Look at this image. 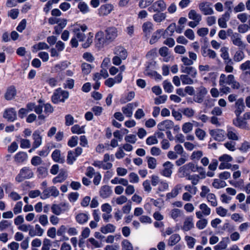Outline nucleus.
<instances>
[{
    "label": "nucleus",
    "mask_w": 250,
    "mask_h": 250,
    "mask_svg": "<svg viewBox=\"0 0 250 250\" xmlns=\"http://www.w3.org/2000/svg\"><path fill=\"white\" fill-rule=\"evenodd\" d=\"M99 192L102 198H106L111 195L112 191L109 186L105 185L101 187Z\"/></svg>",
    "instance_id": "393cba45"
},
{
    "label": "nucleus",
    "mask_w": 250,
    "mask_h": 250,
    "mask_svg": "<svg viewBox=\"0 0 250 250\" xmlns=\"http://www.w3.org/2000/svg\"><path fill=\"white\" fill-rule=\"evenodd\" d=\"M166 8V2L163 0H158L153 2L148 8V11L151 13L164 12Z\"/></svg>",
    "instance_id": "20e7f679"
},
{
    "label": "nucleus",
    "mask_w": 250,
    "mask_h": 250,
    "mask_svg": "<svg viewBox=\"0 0 250 250\" xmlns=\"http://www.w3.org/2000/svg\"><path fill=\"white\" fill-rule=\"evenodd\" d=\"M209 133L214 140L217 141L224 140L226 134L224 130L218 128L209 130Z\"/></svg>",
    "instance_id": "1a4fd4ad"
},
{
    "label": "nucleus",
    "mask_w": 250,
    "mask_h": 250,
    "mask_svg": "<svg viewBox=\"0 0 250 250\" xmlns=\"http://www.w3.org/2000/svg\"><path fill=\"white\" fill-rule=\"evenodd\" d=\"M128 180L125 178L116 177L111 180V183L113 185L120 184L124 186H127Z\"/></svg>",
    "instance_id": "a18cd8bd"
},
{
    "label": "nucleus",
    "mask_w": 250,
    "mask_h": 250,
    "mask_svg": "<svg viewBox=\"0 0 250 250\" xmlns=\"http://www.w3.org/2000/svg\"><path fill=\"white\" fill-rule=\"evenodd\" d=\"M166 17V13L163 12H157L153 15V19L156 22H161L164 21Z\"/></svg>",
    "instance_id": "58836bf2"
},
{
    "label": "nucleus",
    "mask_w": 250,
    "mask_h": 250,
    "mask_svg": "<svg viewBox=\"0 0 250 250\" xmlns=\"http://www.w3.org/2000/svg\"><path fill=\"white\" fill-rule=\"evenodd\" d=\"M227 135L229 139L233 141H239L240 136L236 130L233 127L227 126Z\"/></svg>",
    "instance_id": "f3484780"
},
{
    "label": "nucleus",
    "mask_w": 250,
    "mask_h": 250,
    "mask_svg": "<svg viewBox=\"0 0 250 250\" xmlns=\"http://www.w3.org/2000/svg\"><path fill=\"white\" fill-rule=\"evenodd\" d=\"M169 185L165 180H161L158 185L157 192H165L168 189Z\"/></svg>",
    "instance_id": "de8ad7c7"
},
{
    "label": "nucleus",
    "mask_w": 250,
    "mask_h": 250,
    "mask_svg": "<svg viewBox=\"0 0 250 250\" xmlns=\"http://www.w3.org/2000/svg\"><path fill=\"white\" fill-rule=\"evenodd\" d=\"M142 29L146 36H149L153 30V24L150 21L145 22L142 25Z\"/></svg>",
    "instance_id": "a878e982"
},
{
    "label": "nucleus",
    "mask_w": 250,
    "mask_h": 250,
    "mask_svg": "<svg viewBox=\"0 0 250 250\" xmlns=\"http://www.w3.org/2000/svg\"><path fill=\"white\" fill-rule=\"evenodd\" d=\"M17 95V90L16 87L11 85L8 86L4 94V98L7 101H11L15 98Z\"/></svg>",
    "instance_id": "4468645a"
},
{
    "label": "nucleus",
    "mask_w": 250,
    "mask_h": 250,
    "mask_svg": "<svg viewBox=\"0 0 250 250\" xmlns=\"http://www.w3.org/2000/svg\"><path fill=\"white\" fill-rule=\"evenodd\" d=\"M163 30L161 29L157 30L156 32H155L152 35L149 41L150 43L152 44L157 42L161 37V35L163 34Z\"/></svg>",
    "instance_id": "c03bdc74"
},
{
    "label": "nucleus",
    "mask_w": 250,
    "mask_h": 250,
    "mask_svg": "<svg viewBox=\"0 0 250 250\" xmlns=\"http://www.w3.org/2000/svg\"><path fill=\"white\" fill-rule=\"evenodd\" d=\"M93 34L91 32L87 34L79 33V42H82V46L84 48L90 46L93 42Z\"/></svg>",
    "instance_id": "423d86ee"
},
{
    "label": "nucleus",
    "mask_w": 250,
    "mask_h": 250,
    "mask_svg": "<svg viewBox=\"0 0 250 250\" xmlns=\"http://www.w3.org/2000/svg\"><path fill=\"white\" fill-rule=\"evenodd\" d=\"M195 134L198 139L201 141L204 140L206 136V132L199 128H198L195 130Z\"/></svg>",
    "instance_id": "052dcab7"
},
{
    "label": "nucleus",
    "mask_w": 250,
    "mask_h": 250,
    "mask_svg": "<svg viewBox=\"0 0 250 250\" xmlns=\"http://www.w3.org/2000/svg\"><path fill=\"white\" fill-rule=\"evenodd\" d=\"M108 40L106 39V36L102 31H98L95 35V46L98 49L104 47L105 44L109 43Z\"/></svg>",
    "instance_id": "39448f33"
},
{
    "label": "nucleus",
    "mask_w": 250,
    "mask_h": 250,
    "mask_svg": "<svg viewBox=\"0 0 250 250\" xmlns=\"http://www.w3.org/2000/svg\"><path fill=\"white\" fill-rule=\"evenodd\" d=\"M127 201V198L125 195H121L116 198L113 199L111 202L112 203L115 202L117 205H121L125 203Z\"/></svg>",
    "instance_id": "4d7b16f0"
},
{
    "label": "nucleus",
    "mask_w": 250,
    "mask_h": 250,
    "mask_svg": "<svg viewBox=\"0 0 250 250\" xmlns=\"http://www.w3.org/2000/svg\"><path fill=\"white\" fill-rule=\"evenodd\" d=\"M114 10V6L110 3L102 5L98 9V14L100 16H106Z\"/></svg>",
    "instance_id": "f8f14e48"
},
{
    "label": "nucleus",
    "mask_w": 250,
    "mask_h": 250,
    "mask_svg": "<svg viewBox=\"0 0 250 250\" xmlns=\"http://www.w3.org/2000/svg\"><path fill=\"white\" fill-rule=\"evenodd\" d=\"M180 79L183 84H192L194 83L193 80L188 75H182Z\"/></svg>",
    "instance_id": "13d9d810"
},
{
    "label": "nucleus",
    "mask_w": 250,
    "mask_h": 250,
    "mask_svg": "<svg viewBox=\"0 0 250 250\" xmlns=\"http://www.w3.org/2000/svg\"><path fill=\"white\" fill-rule=\"evenodd\" d=\"M154 1V0H141L138 5L141 8H146L150 6Z\"/></svg>",
    "instance_id": "bf43d9fd"
},
{
    "label": "nucleus",
    "mask_w": 250,
    "mask_h": 250,
    "mask_svg": "<svg viewBox=\"0 0 250 250\" xmlns=\"http://www.w3.org/2000/svg\"><path fill=\"white\" fill-rule=\"evenodd\" d=\"M202 55L205 57H208L210 59H215L217 54L216 52L210 49H204L202 51Z\"/></svg>",
    "instance_id": "a19ab883"
},
{
    "label": "nucleus",
    "mask_w": 250,
    "mask_h": 250,
    "mask_svg": "<svg viewBox=\"0 0 250 250\" xmlns=\"http://www.w3.org/2000/svg\"><path fill=\"white\" fill-rule=\"evenodd\" d=\"M250 149V142L245 141L241 145L239 149L242 152H247Z\"/></svg>",
    "instance_id": "774afa93"
},
{
    "label": "nucleus",
    "mask_w": 250,
    "mask_h": 250,
    "mask_svg": "<svg viewBox=\"0 0 250 250\" xmlns=\"http://www.w3.org/2000/svg\"><path fill=\"white\" fill-rule=\"evenodd\" d=\"M198 168V167L195 166L194 164L189 162L180 167L179 169V172L180 174L181 177H187L190 175V172L197 171Z\"/></svg>",
    "instance_id": "7ed1b4c3"
},
{
    "label": "nucleus",
    "mask_w": 250,
    "mask_h": 250,
    "mask_svg": "<svg viewBox=\"0 0 250 250\" xmlns=\"http://www.w3.org/2000/svg\"><path fill=\"white\" fill-rule=\"evenodd\" d=\"M216 211L217 214L221 217L230 215L229 213H228V210L221 206L216 208Z\"/></svg>",
    "instance_id": "6e6d98bb"
},
{
    "label": "nucleus",
    "mask_w": 250,
    "mask_h": 250,
    "mask_svg": "<svg viewBox=\"0 0 250 250\" xmlns=\"http://www.w3.org/2000/svg\"><path fill=\"white\" fill-rule=\"evenodd\" d=\"M67 177V172L64 169H61L59 174L53 179L52 182L55 184L63 182Z\"/></svg>",
    "instance_id": "b1692460"
},
{
    "label": "nucleus",
    "mask_w": 250,
    "mask_h": 250,
    "mask_svg": "<svg viewBox=\"0 0 250 250\" xmlns=\"http://www.w3.org/2000/svg\"><path fill=\"white\" fill-rule=\"evenodd\" d=\"M233 124L236 126L241 128H246L247 127L246 123L239 118L238 117H237L235 120H233Z\"/></svg>",
    "instance_id": "e2e57ef3"
},
{
    "label": "nucleus",
    "mask_w": 250,
    "mask_h": 250,
    "mask_svg": "<svg viewBox=\"0 0 250 250\" xmlns=\"http://www.w3.org/2000/svg\"><path fill=\"white\" fill-rule=\"evenodd\" d=\"M122 250H133L132 244L127 239H124L121 243Z\"/></svg>",
    "instance_id": "603ef678"
},
{
    "label": "nucleus",
    "mask_w": 250,
    "mask_h": 250,
    "mask_svg": "<svg viewBox=\"0 0 250 250\" xmlns=\"http://www.w3.org/2000/svg\"><path fill=\"white\" fill-rule=\"evenodd\" d=\"M181 72L190 75L192 78H195L197 75L196 69L192 66H182Z\"/></svg>",
    "instance_id": "cd10ccee"
},
{
    "label": "nucleus",
    "mask_w": 250,
    "mask_h": 250,
    "mask_svg": "<svg viewBox=\"0 0 250 250\" xmlns=\"http://www.w3.org/2000/svg\"><path fill=\"white\" fill-rule=\"evenodd\" d=\"M93 67L90 64L83 62L81 65L82 72L83 75H87L89 74L92 69Z\"/></svg>",
    "instance_id": "49530a36"
},
{
    "label": "nucleus",
    "mask_w": 250,
    "mask_h": 250,
    "mask_svg": "<svg viewBox=\"0 0 250 250\" xmlns=\"http://www.w3.org/2000/svg\"><path fill=\"white\" fill-rule=\"evenodd\" d=\"M78 156V147L75 149V152H73L71 150L68 152V155L67 157V163L69 165L73 164L74 161L76 160L75 157Z\"/></svg>",
    "instance_id": "473e14b6"
},
{
    "label": "nucleus",
    "mask_w": 250,
    "mask_h": 250,
    "mask_svg": "<svg viewBox=\"0 0 250 250\" xmlns=\"http://www.w3.org/2000/svg\"><path fill=\"white\" fill-rule=\"evenodd\" d=\"M186 179L191 181L192 185H196L199 182L200 177L198 174H190L186 177Z\"/></svg>",
    "instance_id": "3c124183"
},
{
    "label": "nucleus",
    "mask_w": 250,
    "mask_h": 250,
    "mask_svg": "<svg viewBox=\"0 0 250 250\" xmlns=\"http://www.w3.org/2000/svg\"><path fill=\"white\" fill-rule=\"evenodd\" d=\"M93 166L102 168L104 170H108L112 168L113 165L111 163H106L104 161H94L92 164Z\"/></svg>",
    "instance_id": "a211bd4d"
},
{
    "label": "nucleus",
    "mask_w": 250,
    "mask_h": 250,
    "mask_svg": "<svg viewBox=\"0 0 250 250\" xmlns=\"http://www.w3.org/2000/svg\"><path fill=\"white\" fill-rule=\"evenodd\" d=\"M77 25V22H76L71 29L74 33V38H72L70 42V45L72 47H77L78 46V41L76 39V38H78V27L75 26Z\"/></svg>",
    "instance_id": "c756f323"
},
{
    "label": "nucleus",
    "mask_w": 250,
    "mask_h": 250,
    "mask_svg": "<svg viewBox=\"0 0 250 250\" xmlns=\"http://www.w3.org/2000/svg\"><path fill=\"white\" fill-rule=\"evenodd\" d=\"M174 126V123L169 120H166L159 123L157 127L161 131H165L170 129Z\"/></svg>",
    "instance_id": "6ab92c4d"
},
{
    "label": "nucleus",
    "mask_w": 250,
    "mask_h": 250,
    "mask_svg": "<svg viewBox=\"0 0 250 250\" xmlns=\"http://www.w3.org/2000/svg\"><path fill=\"white\" fill-rule=\"evenodd\" d=\"M52 160L57 163L62 164L65 160L64 158H61V151L59 149H55L51 154Z\"/></svg>",
    "instance_id": "72a5a7b5"
},
{
    "label": "nucleus",
    "mask_w": 250,
    "mask_h": 250,
    "mask_svg": "<svg viewBox=\"0 0 250 250\" xmlns=\"http://www.w3.org/2000/svg\"><path fill=\"white\" fill-rule=\"evenodd\" d=\"M230 18V13L229 12H225L222 17L218 20L219 26L222 28L227 27V22L229 20Z\"/></svg>",
    "instance_id": "4be33fe9"
},
{
    "label": "nucleus",
    "mask_w": 250,
    "mask_h": 250,
    "mask_svg": "<svg viewBox=\"0 0 250 250\" xmlns=\"http://www.w3.org/2000/svg\"><path fill=\"white\" fill-rule=\"evenodd\" d=\"M27 154L26 152L20 151L18 152L14 157L15 161L17 163H21L26 160Z\"/></svg>",
    "instance_id": "c9c22d12"
},
{
    "label": "nucleus",
    "mask_w": 250,
    "mask_h": 250,
    "mask_svg": "<svg viewBox=\"0 0 250 250\" xmlns=\"http://www.w3.org/2000/svg\"><path fill=\"white\" fill-rule=\"evenodd\" d=\"M115 229L116 227L111 224H108L102 227L100 229L101 231L104 234L113 233L115 231Z\"/></svg>",
    "instance_id": "e433bc0d"
},
{
    "label": "nucleus",
    "mask_w": 250,
    "mask_h": 250,
    "mask_svg": "<svg viewBox=\"0 0 250 250\" xmlns=\"http://www.w3.org/2000/svg\"><path fill=\"white\" fill-rule=\"evenodd\" d=\"M105 33L106 39L110 43L113 42L119 35L117 28L114 26L107 27L105 30Z\"/></svg>",
    "instance_id": "6e6552de"
},
{
    "label": "nucleus",
    "mask_w": 250,
    "mask_h": 250,
    "mask_svg": "<svg viewBox=\"0 0 250 250\" xmlns=\"http://www.w3.org/2000/svg\"><path fill=\"white\" fill-rule=\"evenodd\" d=\"M200 11L205 15H211L214 11L209 2H204L201 3L199 5Z\"/></svg>",
    "instance_id": "dca6fc26"
},
{
    "label": "nucleus",
    "mask_w": 250,
    "mask_h": 250,
    "mask_svg": "<svg viewBox=\"0 0 250 250\" xmlns=\"http://www.w3.org/2000/svg\"><path fill=\"white\" fill-rule=\"evenodd\" d=\"M236 109L235 114L237 117H239L244 110V100L242 98L238 99L236 100L235 104Z\"/></svg>",
    "instance_id": "412c9836"
},
{
    "label": "nucleus",
    "mask_w": 250,
    "mask_h": 250,
    "mask_svg": "<svg viewBox=\"0 0 250 250\" xmlns=\"http://www.w3.org/2000/svg\"><path fill=\"white\" fill-rule=\"evenodd\" d=\"M230 39L232 43L234 45L238 47H243L244 46L243 42L241 40L240 35L238 33H234V34H232V35L231 36Z\"/></svg>",
    "instance_id": "2f4dec72"
},
{
    "label": "nucleus",
    "mask_w": 250,
    "mask_h": 250,
    "mask_svg": "<svg viewBox=\"0 0 250 250\" xmlns=\"http://www.w3.org/2000/svg\"><path fill=\"white\" fill-rule=\"evenodd\" d=\"M3 117L8 122H13L17 118V112L15 108L10 107L4 110Z\"/></svg>",
    "instance_id": "9d476101"
},
{
    "label": "nucleus",
    "mask_w": 250,
    "mask_h": 250,
    "mask_svg": "<svg viewBox=\"0 0 250 250\" xmlns=\"http://www.w3.org/2000/svg\"><path fill=\"white\" fill-rule=\"evenodd\" d=\"M164 169L161 174L166 177L169 178L171 176L172 173V168L173 165L169 161H167L163 164Z\"/></svg>",
    "instance_id": "2eb2a0df"
},
{
    "label": "nucleus",
    "mask_w": 250,
    "mask_h": 250,
    "mask_svg": "<svg viewBox=\"0 0 250 250\" xmlns=\"http://www.w3.org/2000/svg\"><path fill=\"white\" fill-rule=\"evenodd\" d=\"M228 238H223L222 240L214 247L215 250H223L225 249L228 246Z\"/></svg>",
    "instance_id": "ea45409f"
},
{
    "label": "nucleus",
    "mask_w": 250,
    "mask_h": 250,
    "mask_svg": "<svg viewBox=\"0 0 250 250\" xmlns=\"http://www.w3.org/2000/svg\"><path fill=\"white\" fill-rule=\"evenodd\" d=\"M67 67L68 65L66 62H62L59 63L55 64L52 68L51 72L57 73L64 71Z\"/></svg>",
    "instance_id": "bb28decb"
},
{
    "label": "nucleus",
    "mask_w": 250,
    "mask_h": 250,
    "mask_svg": "<svg viewBox=\"0 0 250 250\" xmlns=\"http://www.w3.org/2000/svg\"><path fill=\"white\" fill-rule=\"evenodd\" d=\"M181 240L180 236L178 234L172 235L168 240V245L172 246L178 243Z\"/></svg>",
    "instance_id": "79ce46f5"
},
{
    "label": "nucleus",
    "mask_w": 250,
    "mask_h": 250,
    "mask_svg": "<svg viewBox=\"0 0 250 250\" xmlns=\"http://www.w3.org/2000/svg\"><path fill=\"white\" fill-rule=\"evenodd\" d=\"M34 173L32 169L28 167H24L20 170L19 173L16 176L15 180L21 183L25 179H29L33 177Z\"/></svg>",
    "instance_id": "f03ea898"
},
{
    "label": "nucleus",
    "mask_w": 250,
    "mask_h": 250,
    "mask_svg": "<svg viewBox=\"0 0 250 250\" xmlns=\"http://www.w3.org/2000/svg\"><path fill=\"white\" fill-rule=\"evenodd\" d=\"M203 155V153L202 151H194L190 156V159L193 161L199 160Z\"/></svg>",
    "instance_id": "0e129e2a"
},
{
    "label": "nucleus",
    "mask_w": 250,
    "mask_h": 250,
    "mask_svg": "<svg viewBox=\"0 0 250 250\" xmlns=\"http://www.w3.org/2000/svg\"><path fill=\"white\" fill-rule=\"evenodd\" d=\"M163 87L165 92L167 93H171L173 90V86L171 83L167 81H165L163 83Z\"/></svg>",
    "instance_id": "69168bd1"
},
{
    "label": "nucleus",
    "mask_w": 250,
    "mask_h": 250,
    "mask_svg": "<svg viewBox=\"0 0 250 250\" xmlns=\"http://www.w3.org/2000/svg\"><path fill=\"white\" fill-rule=\"evenodd\" d=\"M33 149H35L40 146L42 144V137L40 135V132L38 130H35L33 133Z\"/></svg>",
    "instance_id": "aec40b11"
},
{
    "label": "nucleus",
    "mask_w": 250,
    "mask_h": 250,
    "mask_svg": "<svg viewBox=\"0 0 250 250\" xmlns=\"http://www.w3.org/2000/svg\"><path fill=\"white\" fill-rule=\"evenodd\" d=\"M193 124L190 122H187L183 124L182 126V131L184 133H188L191 132L193 129Z\"/></svg>",
    "instance_id": "680f3d73"
},
{
    "label": "nucleus",
    "mask_w": 250,
    "mask_h": 250,
    "mask_svg": "<svg viewBox=\"0 0 250 250\" xmlns=\"http://www.w3.org/2000/svg\"><path fill=\"white\" fill-rule=\"evenodd\" d=\"M113 53L116 56H119L123 60H125L127 56L126 50L121 46H118L115 47Z\"/></svg>",
    "instance_id": "5701e85b"
},
{
    "label": "nucleus",
    "mask_w": 250,
    "mask_h": 250,
    "mask_svg": "<svg viewBox=\"0 0 250 250\" xmlns=\"http://www.w3.org/2000/svg\"><path fill=\"white\" fill-rule=\"evenodd\" d=\"M227 186L226 182L224 181L215 179L212 183V186L217 189L225 187Z\"/></svg>",
    "instance_id": "8fccbe9b"
},
{
    "label": "nucleus",
    "mask_w": 250,
    "mask_h": 250,
    "mask_svg": "<svg viewBox=\"0 0 250 250\" xmlns=\"http://www.w3.org/2000/svg\"><path fill=\"white\" fill-rule=\"evenodd\" d=\"M199 208L200 211H197L195 212L196 216L198 219L202 218L203 216H208L211 213L210 208L205 203L201 204L199 206Z\"/></svg>",
    "instance_id": "9b49d317"
},
{
    "label": "nucleus",
    "mask_w": 250,
    "mask_h": 250,
    "mask_svg": "<svg viewBox=\"0 0 250 250\" xmlns=\"http://www.w3.org/2000/svg\"><path fill=\"white\" fill-rule=\"evenodd\" d=\"M219 85L228 84L231 85L233 89H238L240 84L238 82L235 80L233 75L229 74L227 76L224 74H221L219 78Z\"/></svg>",
    "instance_id": "f257e3e1"
},
{
    "label": "nucleus",
    "mask_w": 250,
    "mask_h": 250,
    "mask_svg": "<svg viewBox=\"0 0 250 250\" xmlns=\"http://www.w3.org/2000/svg\"><path fill=\"white\" fill-rule=\"evenodd\" d=\"M194 226L193 218L191 216L187 217L184 222L182 229L187 231L191 229Z\"/></svg>",
    "instance_id": "7c9ffc66"
},
{
    "label": "nucleus",
    "mask_w": 250,
    "mask_h": 250,
    "mask_svg": "<svg viewBox=\"0 0 250 250\" xmlns=\"http://www.w3.org/2000/svg\"><path fill=\"white\" fill-rule=\"evenodd\" d=\"M208 223L207 219L201 218L196 222V226L198 229H203L207 227Z\"/></svg>",
    "instance_id": "864d4df0"
},
{
    "label": "nucleus",
    "mask_w": 250,
    "mask_h": 250,
    "mask_svg": "<svg viewBox=\"0 0 250 250\" xmlns=\"http://www.w3.org/2000/svg\"><path fill=\"white\" fill-rule=\"evenodd\" d=\"M188 18L196 22H200L202 19L200 14L197 13L195 10H191L188 13Z\"/></svg>",
    "instance_id": "37998d69"
},
{
    "label": "nucleus",
    "mask_w": 250,
    "mask_h": 250,
    "mask_svg": "<svg viewBox=\"0 0 250 250\" xmlns=\"http://www.w3.org/2000/svg\"><path fill=\"white\" fill-rule=\"evenodd\" d=\"M229 48L227 47H222L220 49L221 54L220 56L224 60V62H231V59L229 57Z\"/></svg>",
    "instance_id": "4c0bfd02"
},
{
    "label": "nucleus",
    "mask_w": 250,
    "mask_h": 250,
    "mask_svg": "<svg viewBox=\"0 0 250 250\" xmlns=\"http://www.w3.org/2000/svg\"><path fill=\"white\" fill-rule=\"evenodd\" d=\"M123 75L119 73L114 78H109L104 81V84L108 87H112L115 83H120L123 80Z\"/></svg>",
    "instance_id": "ddd939ff"
},
{
    "label": "nucleus",
    "mask_w": 250,
    "mask_h": 250,
    "mask_svg": "<svg viewBox=\"0 0 250 250\" xmlns=\"http://www.w3.org/2000/svg\"><path fill=\"white\" fill-rule=\"evenodd\" d=\"M138 105L139 103L138 102L127 104L126 105L122 107V111L123 114L126 117H131L134 109L138 106Z\"/></svg>",
    "instance_id": "0eeeda50"
},
{
    "label": "nucleus",
    "mask_w": 250,
    "mask_h": 250,
    "mask_svg": "<svg viewBox=\"0 0 250 250\" xmlns=\"http://www.w3.org/2000/svg\"><path fill=\"white\" fill-rule=\"evenodd\" d=\"M37 173L39 178H44L48 175L47 168L43 167H38Z\"/></svg>",
    "instance_id": "09e8293b"
},
{
    "label": "nucleus",
    "mask_w": 250,
    "mask_h": 250,
    "mask_svg": "<svg viewBox=\"0 0 250 250\" xmlns=\"http://www.w3.org/2000/svg\"><path fill=\"white\" fill-rule=\"evenodd\" d=\"M128 178L130 183L136 184L139 182V177L135 172H131L128 175Z\"/></svg>",
    "instance_id": "338daca9"
},
{
    "label": "nucleus",
    "mask_w": 250,
    "mask_h": 250,
    "mask_svg": "<svg viewBox=\"0 0 250 250\" xmlns=\"http://www.w3.org/2000/svg\"><path fill=\"white\" fill-rule=\"evenodd\" d=\"M182 188V186L180 184L175 186V187L171 190L170 192L167 194V199H170L176 197L181 191Z\"/></svg>",
    "instance_id": "c85d7f7f"
},
{
    "label": "nucleus",
    "mask_w": 250,
    "mask_h": 250,
    "mask_svg": "<svg viewBox=\"0 0 250 250\" xmlns=\"http://www.w3.org/2000/svg\"><path fill=\"white\" fill-rule=\"evenodd\" d=\"M183 215L182 211L178 208H173L169 213V216L175 221H178L179 218Z\"/></svg>",
    "instance_id": "f704fd0d"
},
{
    "label": "nucleus",
    "mask_w": 250,
    "mask_h": 250,
    "mask_svg": "<svg viewBox=\"0 0 250 250\" xmlns=\"http://www.w3.org/2000/svg\"><path fill=\"white\" fill-rule=\"evenodd\" d=\"M206 197L208 201L210 203L212 206L216 207L217 206V201L214 194L211 193L208 194Z\"/></svg>",
    "instance_id": "5fc2aeb1"
}]
</instances>
